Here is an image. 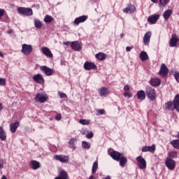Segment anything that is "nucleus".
<instances>
[{
    "label": "nucleus",
    "instance_id": "28",
    "mask_svg": "<svg viewBox=\"0 0 179 179\" xmlns=\"http://www.w3.org/2000/svg\"><path fill=\"white\" fill-rule=\"evenodd\" d=\"M172 14L173 11L171 10H166L163 14V17L164 20H169V19H170V16H171Z\"/></svg>",
    "mask_w": 179,
    "mask_h": 179
},
{
    "label": "nucleus",
    "instance_id": "50",
    "mask_svg": "<svg viewBox=\"0 0 179 179\" xmlns=\"http://www.w3.org/2000/svg\"><path fill=\"white\" fill-rule=\"evenodd\" d=\"M3 169V160L0 159V169Z\"/></svg>",
    "mask_w": 179,
    "mask_h": 179
},
{
    "label": "nucleus",
    "instance_id": "18",
    "mask_svg": "<svg viewBox=\"0 0 179 179\" xmlns=\"http://www.w3.org/2000/svg\"><path fill=\"white\" fill-rule=\"evenodd\" d=\"M110 91H108V89L106 87H102L99 90V96H101V97H107Z\"/></svg>",
    "mask_w": 179,
    "mask_h": 179
},
{
    "label": "nucleus",
    "instance_id": "32",
    "mask_svg": "<svg viewBox=\"0 0 179 179\" xmlns=\"http://www.w3.org/2000/svg\"><path fill=\"white\" fill-rule=\"evenodd\" d=\"M59 177L61 179H68V173L65 170H62L59 173Z\"/></svg>",
    "mask_w": 179,
    "mask_h": 179
},
{
    "label": "nucleus",
    "instance_id": "8",
    "mask_svg": "<svg viewBox=\"0 0 179 179\" xmlns=\"http://www.w3.org/2000/svg\"><path fill=\"white\" fill-rule=\"evenodd\" d=\"M159 75L162 76V78H166L169 75V68H167V66H166L164 64H162L161 65Z\"/></svg>",
    "mask_w": 179,
    "mask_h": 179
},
{
    "label": "nucleus",
    "instance_id": "7",
    "mask_svg": "<svg viewBox=\"0 0 179 179\" xmlns=\"http://www.w3.org/2000/svg\"><path fill=\"white\" fill-rule=\"evenodd\" d=\"M40 69L46 76H51L55 73L54 69H50V67L47 66H41Z\"/></svg>",
    "mask_w": 179,
    "mask_h": 179
},
{
    "label": "nucleus",
    "instance_id": "5",
    "mask_svg": "<svg viewBox=\"0 0 179 179\" xmlns=\"http://www.w3.org/2000/svg\"><path fill=\"white\" fill-rule=\"evenodd\" d=\"M136 160L137 162V166L141 169V170H144V169H146V160L143 158V156H138L136 158Z\"/></svg>",
    "mask_w": 179,
    "mask_h": 179
},
{
    "label": "nucleus",
    "instance_id": "27",
    "mask_svg": "<svg viewBox=\"0 0 179 179\" xmlns=\"http://www.w3.org/2000/svg\"><path fill=\"white\" fill-rule=\"evenodd\" d=\"M0 139L3 141H6V132L2 127H0Z\"/></svg>",
    "mask_w": 179,
    "mask_h": 179
},
{
    "label": "nucleus",
    "instance_id": "15",
    "mask_svg": "<svg viewBox=\"0 0 179 179\" xmlns=\"http://www.w3.org/2000/svg\"><path fill=\"white\" fill-rule=\"evenodd\" d=\"M33 80L34 82H36V83H38L39 85L44 83V78H43V76H41L40 73L35 74L33 76Z\"/></svg>",
    "mask_w": 179,
    "mask_h": 179
},
{
    "label": "nucleus",
    "instance_id": "24",
    "mask_svg": "<svg viewBox=\"0 0 179 179\" xmlns=\"http://www.w3.org/2000/svg\"><path fill=\"white\" fill-rule=\"evenodd\" d=\"M165 110H169L171 111H174L176 110L174 103L172 101H168L165 103Z\"/></svg>",
    "mask_w": 179,
    "mask_h": 179
},
{
    "label": "nucleus",
    "instance_id": "58",
    "mask_svg": "<svg viewBox=\"0 0 179 179\" xmlns=\"http://www.w3.org/2000/svg\"><path fill=\"white\" fill-rule=\"evenodd\" d=\"M1 179H8L6 176H3Z\"/></svg>",
    "mask_w": 179,
    "mask_h": 179
},
{
    "label": "nucleus",
    "instance_id": "43",
    "mask_svg": "<svg viewBox=\"0 0 179 179\" xmlns=\"http://www.w3.org/2000/svg\"><path fill=\"white\" fill-rule=\"evenodd\" d=\"M6 85V79L0 78V86H5Z\"/></svg>",
    "mask_w": 179,
    "mask_h": 179
},
{
    "label": "nucleus",
    "instance_id": "2",
    "mask_svg": "<svg viewBox=\"0 0 179 179\" xmlns=\"http://www.w3.org/2000/svg\"><path fill=\"white\" fill-rule=\"evenodd\" d=\"M145 94L150 101H155L156 97H157L156 90L150 86H147L145 87Z\"/></svg>",
    "mask_w": 179,
    "mask_h": 179
},
{
    "label": "nucleus",
    "instance_id": "4",
    "mask_svg": "<svg viewBox=\"0 0 179 179\" xmlns=\"http://www.w3.org/2000/svg\"><path fill=\"white\" fill-rule=\"evenodd\" d=\"M22 52L24 55H30L33 52V46L24 43L22 45Z\"/></svg>",
    "mask_w": 179,
    "mask_h": 179
},
{
    "label": "nucleus",
    "instance_id": "25",
    "mask_svg": "<svg viewBox=\"0 0 179 179\" xmlns=\"http://www.w3.org/2000/svg\"><path fill=\"white\" fill-rule=\"evenodd\" d=\"M19 122H15L10 125V130L12 134H15L19 127Z\"/></svg>",
    "mask_w": 179,
    "mask_h": 179
},
{
    "label": "nucleus",
    "instance_id": "56",
    "mask_svg": "<svg viewBox=\"0 0 179 179\" xmlns=\"http://www.w3.org/2000/svg\"><path fill=\"white\" fill-rule=\"evenodd\" d=\"M64 44L65 45H69L70 43L69 42H64Z\"/></svg>",
    "mask_w": 179,
    "mask_h": 179
},
{
    "label": "nucleus",
    "instance_id": "11",
    "mask_svg": "<svg viewBox=\"0 0 179 179\" xmlns=\"http://www.w3.org/2000/svg\"><path fill=\"white\" fill-rule=\"evenodd\" d=\"M84 69L85 71H92V69H97L96 64L90 62H85L84 64Z\"/></svg>",
    "mask_w": 179,
    "mask_h": 179
},
{
    "label": "nucleus",
    "instance_id": "40",
    "mask_svg": "<svg viewBox=\"0 0 179 179\" xmlns=\"http://www.w3.org/2000/svg\"><path fill=\"white\" fill-rule=\"evenodd\" d=\"M169 2H170V0H159V5L161 6H166Z\"/></svg>",
    "mask_w": 179,
    "mask_h": 179
},
{
    "label": "nucleus",
    "instance_id": "44",
    "mask_svg": "<svg viewBox=\"0 0 179 179\" xmlns=\"http://www.w3.org/2000/svg\"><path fill=\"white\" fill-rule=\"evenodd\" d=\"M93 136H94V134H93L92 131H90V133L86 134V138L87 139H92V138H93Z\"/></svg>",
    "mask_w": 179,
    "mask_h": 179
},
{
    "label": "nucleus",
    "instance_id": "41",
    "mask_svg": "<svg viewBox=\"0 0 179 179\" xmlns=\"http://www.w3.org/2000/svg\"><path fill=\"white\" fill-rule=\"evenodd\" d=\"M96 113H98L96 115H103V114H106V110L104 109H98L96 110Z\"/></svg>",
    "mask_w": 179,
    "mask_h": 179
},
{
    "label": "nucleus",
    "instance_id": "17",
    "mask_svg": "<svg viewBox=\"0 0 179 179\" xmlns=\"http://www.w3.org/2000/svg\"><path fill=\"white\" fill-rule=\"evenodd\" d=\"M41 50L43 54L45 55V57H48V58H52V57H54V55H52V52H51L50 48L47 47H43Z\"/></svg>",
    "mask_w": 179,
    "mask_h": 179
},
{
    "label": "nucleus",
    "instance_id": "59",
    "mask_svg": "<svg viewBox=\"0 0 179 179\" xmlns=\"http://www.w3.org/2000/svg\"><path fill=\"white\" fill-rule=\"evenodd\" d=\"M124 37V34H120V38H122Z\"/></svg>",
    "mask_w": 179,
    "mask_h": 179
},
{
    "label": "nucleus",
    "instance_id": "29",
    "mask_svg": "<svg viewBox=\"0 0 179 179\" xmlns=\"http://www.w3.org/2000/svg\"><path fill=\"white\" fill-rule=\"evenodd\" d=\"M173 106H175V109L179 113V94L176 95L173 99Z\"/></svg>",
    "mask_w": 179,
    "mask_h": 179
},
{
    "label": "nucleus",
    "instance_id": "34",
    "mask_svg": "<svg viewBox=\"0 0 179 179\" xmlns=\"http://www.w3.org/2000/svg\"><path fill=\"white\" fill-rule=\"evenodd\" d=\"M43 21L45 23H51L52 22H54V17L51 15H46L43 19Z\"/></svg>",
    "mask_w": 179,
    "mask_h": 179
},
{
    "label": "nucleus",
    "instance_id": "26",
    "mask_svg": "<svg viewBox=\"0 0 179 179\" xmlns=\"http://www.w3.org/2000/svg\"><path fill=\"white\" fill-rule=\"evenodd\" d=\"M137 99L138 100H145L146 99V93L143 90H140L137 92Z\"/></svg>",
    "mask_w": 179,
    "mask_h": 179
},
{
    "label": "nucleus",
    "instance_id": "38",
    "mask_svg": "<svg viewBox=\"0 0 179 179\" xmlns=\"http://www.w3.org/2000/svg\"><path fill=\"white\" fill-rule=\"evenodd\" d=\"M82 147L83 149H90V143L87 141H82Z\"/></svg>",
    "mask_w": 179,
    "mask_h": 179
},
{
    "label": "nucleus",
    "instance_id": "52",
    "mask_svg": "<svg viewBox=\"0 0 179 179\" xmlns=\"http://www.w3.org/2000/svg\"><path fill=\"white\" fill-rule=\"evenodd\" d=\"M124 90H129V85H125L124 87Z\"/></svg>",
    "mask_w": 179,
    "mask_h": 179
},
{
    "label": "nucleus",
    "instance_id": "33",
    "mask_svg": "<svg viewBox=\"0 0 179 179\" xmlns=\"http://www.w3.org/2000/svg\"><path fill=\"white\" fill-rule=\"evenodd\" d=\"M98 169H99V162L95 161L92 165V173L93 174H96V172L97 171Z\"/></svg>",
    "mask_w": 179,
    "mask_h": 179
},
{
    "label": "nucleus",
    "instance_id": "21",
    "mask_svg": "<svg viewBox=\"0 0 179 179\" xmlns=\"http://www.w3.org/2000/svg\"><path fill=\"white\" fill-rule=\"evenodd\" d=\"M162 83V80L159 78H151L150 80V84L151 86H153L154 87H157V86H160Z\"/></svg>",
    "mask_w": 179,
    "mask_h": 179
},
{
    "label": "nucleus",
    "instance_id": "48",
    "mask_svg": "<svg viewBox=\"0 0 179 179\" xmlns=\"http://www.w3.org/2000/svg\"><path fill=\"white\" fill-rule=\"evenodd\" d=\"M124 97H129V99L132 97V94H131V93H129L128 92H124Z\"/></svg>",
    "mask_w": 179,
    "mask_h": 179
},
{
    "label": "nucleus",
    "instance_id": "14",
    "mask_svg": "<svg viewBox=\"0 0 179 179\" xmlns=\"http://www.w3.org/2000/svg\"><path fill=\"white\" fill-rule=\"evenodd\" d=\"M179 41V38L177 35H172L171 38L169 41L170 47H177V43Z\"/></svg>",
    "mask_w": 179,
    "mask_h": 179
},
{
    "label": "nucleus",
    "instance_id": "42",
    "mask_svg": "<svg viewBox=\"0 0 179 179\" xmlns=\"http://www.w3.org/2000/svg\"><path fill=\"white\" fill-rule=\"evenodd\" d=\"M80 124L82 125H89V121L86 120L81 119L79 120Z\"/></svg>",
    "mask_w": 179,
    "mask_h": 179
},
{
    "label": "nucleus",
    "instance_id": "20",
    "mask_svg": "<svg viewBox=\"0 0 179 179\" xmlns=\"http://www.w3.org/2000/svg\"><path fill=\"white\" fill-rule=\"evenodd\" d=\"M136 10V8L134 5L129 4L127 7L123 9L124 13H134Z\"/></svg>",
    "mask_w": 179,
    "mask_h": 179
},
{
    "label": "nucleus",
    "instance_id": "13",
    "mask_svg": "<svg viewBox=\"0 0 179 179\" xmlns=\"http://www.w3.org/2000/svg\"><path fill=\"white\" fill-rule=\"evenodd\" d=\"M48 99V97L43 95V94L38 93L35 96V100L36 101H38V103H45L47 100Z\"/></svg>",
    "mask_w": 179,
    "mask_h": 179
},
{
    "label": "nucleus",
    "instance_id": "35",
    "mask_svg": "<svg viewBox=\"0 0 179 179\" xmlns=\"http://www.w3.org/2000/svg\"><path fill=\"white\" fill-rule=\"evenodd\" d=\"M171 145L174 148V149H178L179 150V140L178 139H175L173 140L171 142Z\"/></svg>",
    "mask_w": 179,
    "mask_h": 179
},
{
    "label": "nucleus",
    "instance_id": "22",
    "mask_svg": "<svg viewBox=\"0 0 179 179\" xmlns=\"http://www.w3.org/2000/svg\"><path fill=\"white\" fill-rule=\"evenodd\" d=\"M150 37H152V32L148 31L145 33L143 38V43L145 45H148L150 43Z\"/></svg>",
    "mask_w": 179,
    "mask_h": 179
},
{
    "label": "nucleus",
    "instance_id": "31",
    "mask_svg": "<svg viewBox=\"0 0 179 179\" xmlns=\"http://www.w3.org/2000/svg\"><path fill=\"white\" fill-rule=\"evenodd\" d=\"M140 58L141 61H148L149 59V56L148 55V53L145 51H143L140 53Z\"/></svg>",
    "mask_w": 179,
    "mask_h": 179
},
{
    "label": "nucleus",
    "instance_id": "16",
    "mask_svg": "<svg viewBox=\"0 0 179 179\" xmlns=\"http://www.w3.org/2000/svg\"><path fill=\"white\" fill-rule=\"evenodd\" d=\"M29 166L32 170H38V169L41 168V164L38 162V161L32 160L29 163Z\"/></svg>",
    "mask_w": 179,
    "mask_h": 179
},
{
    "label": "nucleus",
    "instance_id": "45",
    "mask_svg": "<svg viewBox=\"0 0 179 179\" xmlns=\"http://www.w3.org/2000/svg\"><path fill=\"white\" fill-rule=\"evenodd\" d=\"M55 119L57 121H61V120L62 119V115H61V114H57V115H56Z\"/></svg>",
    "mask_w": 179,
    "mask_h": 179
},
{
    "label": "nucleus",
    "instance_id": "3",
    "mask_svg": "<svg viewBox=\"0 0 179 179\" xmlns=\"http://www.w3.org/2000/svg\"><path fill=\"white\" fill-rule=\"evenodd\" d=\"M17 12L20 15H23L24 16H31L33 15V10L29 8L18 7Z\"/></svg>",
    "mask_w": 179,
    "mask_h": 179
},
{
    "label": "nucleus",
    "instance_id": "39",
    "mask_svg": "<svg viewBox=\"0 0 179 179\" xmlns=\"http://www.w3.org/2000/svg\"><path fill=\"white\" fill-rule=\"evenodd\" d=\"M69 145L71 149H75V138H71L69 142Z\"/></svg>",
    "mask_w": 179,
    "mask_h": 179
},
{
    "label": "nucleus",
    "instance_id": "10",
    "mask_svg": "<svg viewBox=\"0 0 179 179\" xmlns=\"http://www.w3.org/2000/svg\"><path fill=\"white\" fill-rule=\"evenodd\" d=\"M160 18V15L159 14H154L150 17H148V22L150 23V24H156L157 23V21Z\"/></svg>",
    "mask_w": 179,
    "mask_h": 179
},
{
    "label": "nucleus",
    "instance_id": "36",
    "mask_svg": "<svg viewBox=\"0 0 179 179\" xmlns=\"http://www.w3.org/2000/svg\"><path fill=\"white\" fill-rule=\"evenodd\" d=\"M34 23L36 29H41V27H43V22H41L40 20H37V19L34 20Z\"/></svg>",
    "mask_w": 179,
    "mask_h": 179
},
{
    "label": "nucleus",
    "instance_id": "55",
    "mask_svg": "<svg viewBox=\"0 0 179 179\" xmlns=\"http://www.w3.org/2000/svg\"><path fill=\"white\" fill-rule=\"evenodd\" d=\"M152 2H153V3H157V1H159V0H151Z\"/></svg>",
    "mask_w": 179,
    "mask_h": 179
},
{
    "label": "nucleus",
    "instance_id": "12",
    "mask_svg": "<svg viewBox=\"0 0 179 179\" xmlns=\"http://www.w3.org/2000/svg\"><path fill=\"white\" fill-rule=\"evenodd\" d=\"M89 17L87 15H82L75 19L73 23L76 24V26H79L80 23H84L87 20Z\"/></svg>",
    "mask_w": 179,
    "mask_h": 179
},
{
    "label": "nucleus",
    "instance_id": "37",
    "mask_svg": "<svg viewBox=\"0 0 179 179\" xmlns=\"http://www.w3.org/2000/svg\"><path fill=\"white\" fill-rule=\"evenodd\" d=\"M168 155L170 157L169 159H177V157H178V154L176 151H171V152H169Z\"/></svg>",
    "mask_w": 179,
    "mask_h": 179
},
{
    "label": "nucleus",
    "instance_id": "51",
    "mask_svg": "<svg viewBox=\"0 0 179 179\" xmlns=\"http://www.w3.org/2000/svg\"><path fill=\"white\" fill-rule=\"evenodd\" d=\"M132 48H134V47L127 46V47L126 48V51H127V52H129V51H131V50H132Z\"/></svg>",
    "mask_w": 179,
    "mask_h": 179
},
{
    "label": "nucleus",
    "instance_id": "60",
    "mask_svg": "<svg viewBox=\"0 0 179 179\" xmlns=\"http://www.w3.org/2000/svg\"><path fill=\"white\" fill-rule=\"evenodd\" d=\"M55 179H61V178L57 176V177L55 178Z\"/></svg>",
    "mask_w": 179,
    "mask_h": 179
},
{
    "label": "nucleus",
    "instance_id": "57",
    "mask_svg": "<svg viewBox=\"0 0 179 179\" xmlns=\"http://www.w3.org/2000/svg\"><path fill=\"white\" fill-rule=\"evenodd\" d=\"M0 57H1V58H3V57H4V55H3V54L2 53V52H0Z\"/></svg>",
    "mask_w": 179,
    "mask_h": 179
},
{
    "label": "nucleus",
    "instance_id": "6",
    "mask_svg": "<svg viewBox=\"0 0 179 179\" xmlns=\"http://www.w3.org/2000/svg\"><path fill=\"white\" fill-rule=\"evenodd\" d=\"M165 165L169 170H174L176 169V161L170 157H167L165 160Z\"/></svg>",
    "mask_w": 179,
    "mask_h": 179
},
{
    "label": "nucleus",
    "instance_id": "54",
    "mask_svg": "<svg viewBox=\"0 0 179 179\" xmlns=\"http://www.w3.org/2000/svg\"><path fill=\"white\" fill-rule=\"evenodd\" d=\"M13 32V30L12 29L7 31L8 34H12Z\"/></svg>",
    "mask_w": 179,
    "mask_h": 179
},
{
    "label": "nucleus",
    "instance_id": "47",
    "mask_svg": "<svg viewBox=\"0 0 179 179\" xmlns=\"http://www.w3.org/2000/svg\"><path fill=\"white\" fill-rule=\"evenodd\" d=\"M174 78H175L176 80L178 81V83H179V73L178 72L175 73Z\"/></svg>",
    "mask_w": 179,
    "mask_h": 179
},
{
    "label": "nucleus",
    "instance_id": "30",
    "mask_svg": "<svg viewBox=\"0 0 179 179\" xmlns=\"http://www.w3.org/2000/svg\"><path fill=\"white\" fill-rule=\"evenodd\" d=\"M95 57L99 61H104V59H106V58H107V55H106L103 52H99L95 55Z\"/></svg>",
    "mask_w": 179,
    "mask_h": 179
},
{
    "label": "nucleus",
    "instance_id": "9",
    "mask_svg": "<svg viewBox=\"0 0 179 179\" xmlns=\"http://www.w3.org/2000/svg\"><path fill=\"white\" fill-rule=\"evenodd\" d=\"M53 158L55 159V160L60 162V163H68L69 162V157L66 155H55Z\"/></svg>",
    "mask_w": 179,
    "mask_h": 179
},
{
    "label": "nucleus",
    "instance_id": "46",
    "mask_svg": "<svg viewBox=\"0 0 179 179\" xmlns=\"http://www.w3.org/2000/svg\"><path fill=\"white\" fill-rule=\"evenodd\" d=\"M59 94L60 99H66V97H67V96L64 93L59 92Z\"/></svg>",
    "mask_w": 179,
    "mask_h": 179
},
{
    "label": "nucleus",
    "instance_id": "19",
    "mask_svg": "<svg viewBox=\"0 0 179 179\" xmlns=\"http://www.w3.org/2000/svg\"><path fill=\"white\" fill-rule=\"evenodd\" d=\"M71 47L74 51H80L82 50V45L78 41L72 42Z\"/></svg>",
    "mask_w": 179,
    "mask_h": 179
},
{
    "label": "nucleus",
    "instance_id": "53",
    "mask_svg": "<svg viewBox=\"0 0 179 179\" xmlns=\"http://www.w3.org/2000/svg\"><path fill=\"white\" fill-rule=\"evenodd\" d=\"M3 110V106L2 105V103L0 102V111H2Z\"/></svg>",
    "mask_w": 179,
    "mask_h": 179
},
{
    "label": "nucleus",
    "instance_id": "23",
    "mask_svg": "<svg viewBox=\"0 0 179 179\" xmlns=\"http://www.w3.org/2000/svg\"><path fill=\"white\" fill-rule=\"evenodd\" d=\"M156 150V145L153 144L152 146H145L143 147L141 151L145 152H155Z\"/></svg>",
    "mask_w": 179,
    "mask_h": 179
},
{
    "label": "nucleus",
    "instance_id": "49",
    "mask_svg": "<svg viewBox=\"0 0 179 179\" xmlns=\"http://www.w3.org/2000/svg\"><path fill=\"white\" fill-rule=\"evenodd\" d=\"M5 15V10L0 9V20L2 19V16Z\"/></svg>",
    "mask_w": 179,
    "mask_h": 179
},
{
    "label": "nucleus",
    "instance_id": "1",
    "mask_svg": "<svg viewBox=\"0 0 179 179\" xmlns=\"http://www.w3.org/2000/svg\"><path fill=\"white\" fill-rule=\"evenodd\" d=\"M108 153L113 160L119 162L121 167H125V166H127L128 159H127V157L124 156L122 153L115 151L111 148L108 150Z\"/></svg>",
    "mask_w": 179,
    "mask_h": 179
}]
</instances>
